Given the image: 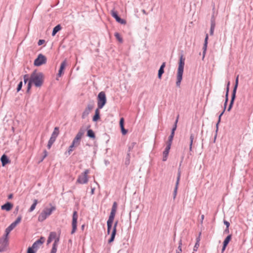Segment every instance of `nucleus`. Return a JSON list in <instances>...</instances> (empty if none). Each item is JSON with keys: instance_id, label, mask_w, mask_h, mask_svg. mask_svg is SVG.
<instances>
[{"instance_id": "f257e3e1", "label": "nucleus", "mask_w": 253, "mask_h": 253, "mask_svg": "<svg viewBox=\"0 0 253 253\" xmlns=\"http://www.w3.org/2000/svg\"><path fill=\"white\" fill-rule=\"evenodd\" d=\"M30 79L35 86L39 87H41L43 83L44 75L42 73H37L36 70H35L31 74Z\"/></svg>"}, {"instance_id": "f03ea898", "label": "nucleus", "mask_w": 253, "mask_h": 253, "mask_svg": "<svg viewBox=\"0 0 253 253\" xmlns=\"http://www.w3.org/2000/svg\"><path fill=\"white\" fill-rule=\"evenodd\" d=\"M185 58L183 57V55L181 54L178 62V67L177 73V79L176 84L177 86H179L182 80V76L184 70V66L185 64Z\"/></svg>"}, {"instance_id": "7ed1b4c3", "label": "nucleus", "mask_w": 253, "mask_h": 253, "mask_svg": "<svg viewBox=\"0 0 253 253\" xmlns=\"http://www.w3.org/2000/svg\"><path fill=\"white\" fill-rule=\"evenodd\" d=\"M107 101L105 93L101 91L97 96V106L99 109H102L106 104Z\"/></svg>"}, {"instance_id": "20e7f679", "label": "nucleus", "mask_w": 253, "mask_h": 253, "mask_svg": "<svg viewBox=\"0 0 253 253\" xmlns=\"http://www.w3.org/2000/svg\"><path fill=\"white\" fill-rule=\"evenodd\" d=\"M89 169H85L84 172L82 173L79 176L77 180V183L84 184L87 183L88 178L87 174L89 173Z\"/></svg>"}, {"instance_id": "39448f33", "label": "nucleus", "mask_w": 253, "mask_h": 253, "mask_svg": "<svg viewBox=\"0 0 253 253\" xmlns=\"http://www.w3.org/2000/svg\"><path fill=\"white\" fill-rule=\"evenodd\" d=\"M85 132V129L83 128H81L79 131V132L76 134L75 137L74 138L72 144L73 145H74L76 147L79 145L80 144L81 139L84 134Z\"/></svg>"}, {"instance_id": "423d86ee", "label": "nucleus", "mask_w": 253, "mask_h": 253, "mask_svg": "<svg viewBox=\"0 0 253 253\" xmlns=\"http://www.w3.org/2000/svg\"><path fill=\"white\" fill-rule=\"evenodd\" d=\"M94 101L93 100H91L89 102L82 114V118L83 119H84L89 115L90 111L94 108Z\"/></svg>"}, {"instance_id": "0eeeda50", "label": "nucleus", "mask_w": 253, "mask_h": 253, "mask_svg": "<svg viewBox=\"0 0 253 253\" xmlns=\"http://www.w3.org/2000/svg\"><path fill=\"white\" fill-rule=\"evenodd\" d=\"M46 57L42 54H39L34 61V65L35 66H40L46 63Z\"/></svg>"}, {"instance_id": "6e6552de", "label": "nucleus", "mask_w": 253, "mask_h": 253, "mask_svg": "<svg viewBox=\"0 0 253 253\" xmlns=\"http://www.w3.org/2000/svg\"><path fill=\"white\" fill-rule=\"evenodd\" d=\"M22 219L21 216H19L15 221L12 222L9 226H8L5 230V236H8L9 233L16 226V225L21 221Z\"/></svg>"}, {"instance_id": "1a4fd4ad", "label": "nucleus", "mask_w": 253, "mask_h": 253, "mask_svg": "<svg viewBox=\"0 0 253 253\" xmlns=\"http://www.w3.org/2000/svg\"><path fill=\"white\" fill-rule=\"evenodd\" d=\"M116 211H111L109 218L107 221V233L109 234L112 227V224L115 218Z\"/></svg>"}, {"instance_id": "9d476101", "label": "nucleus", "mask_w": 253, "mask_h": 253, "mask_svg": "<svg viewBox=\"0 0 253 253\" xmlns=\"http://www.w3.org/2000/svg\"><path fill=\"white\" fill-rule=\"evenodd\" d=\"M78 218V214L77 211H74L72 216V229L71 232V234L75 233L77 228V220Z\"/></svg>"}, {"instance_id": "9b49d317", "label": "nucleus", "mask_w": 253, "mask_h": 253, "mask_svg": "<svg viewBox=\"0 0 253 253\" xmlns=\"http://www.w3.org/2000/svg\"><path fill=\"white\" fill-rule=\"evenodd\" d=\"M8 236H5V234L0 238V252H4L8 246Z\"/></svg>"}, {"instance_id": "f8f14e48", "label": "nucleus", "mask_w": 253, "mask_h": 253, "mask_svg": "<svg viewBox=\"0 0 253 253\" xmlns=\"http://www.w3.org/2000/svg\"><path fill=\"white\" fill-rule=\"evenodd\" d=\"M112 16L115 19L116 21L121 24H126V21L125 19H122L118 15L117 11L115 10H112L111 12Z\"/></svg>"}, {"instance_id": "ddd939ff", "label": "nucleus", "mask_w": 253, "mask_h": 253, "mask_svg": "<svg viewBox=\"0 0 253 253\" xmlns=\"http://www.w3.org/2000/svg\"><path fill=\"white\" fill-rule=\"evenodd\" d=\"M45 241V238L41 237V238L35 242L32 246V248L34 249L36 251L39 249L40 246L42 245Z\"/></svg>"}, {"instance_id": "4468645a", "label": "nucleus", "mask_w": 253, "mask_h": 253, "mask_svg": "<svg viewBox=\"0 0 253 253\" xmlns=\"http://www.w3.org/2000/svg\"><path fill=\"white\" fill-rule=\"evenodd\" d=\"M180 175H181V171H180V169H179L178 171L175 186L174 189L173 193V199H175V197H176V196L177 194L178 186L179 182L180 179Z\"/></svg>"}, {"instance_id": "2eb2a0df", "label": "nucleus", "mask_w": 253, "mask_h": 253, "mask_svg": "<svg viewBox=\"0 0 253 253\" xmlns=\"http://www.w3.org/2000/svg\"><path fill=\"white\" fill-rule=\"evenodd\" d=\"M215 27V19L214 16V14H212L211 19V28L210 34L211 36H212L213 35L214 28Z\"/></svg>"}, {"instance_id": "dca6fc26", "label": "nucleus", "mask_w": 253, "mask_h": 253, "mask_svg": "<svg viewBox=\"0 0 253 253\" xmlns=\"http://www.w3.org/2000/svg\"><path fill=\"white\" fill-rule=\"evenodd\" d=\"M208 39H209V36H208V34H207L206 35V37H205V41H204V45L203 47V57H202L203 60L204 59V58L205 57V55H206V51H207V46H208Z\"/></svg>"}, {"instance_id": "f3484780", "label": "nucleus", "mask_w": 253, "mask_h": 253, "mask_svg": "<svg viewBox=\"0 0 253 253\" xmlns=\"http://www.w3.org/2000/svg\"><path fill=\"white\" fill-rule=\"evenodd\" d=\"M13 205L9 202H7L6 203L1 206V209L2 210H5L7 211H10L13 208Z\"/></svg>"}, {"instance_id": "a211bd4d", "label": "nucleus", "mask_w": 253, "mask_h": 253, "mask_svg": "<svg viewBox=\"0 0 253 253\" xmlns=\"http://www.w3.org/2000/svg\"><path fill=\"white\" fill-rule=\"evenodd\" d=\"M0 161L3 167L10 163V161L9 160L8 157L5 154H3L1 156L0 158Z\"/></svg>"}, {"instance_id": "6ab92c4d", "label": "nucleus", "mask_w": 253, "mask_h": 253, "mask_svg": "<svg viewBox=\"0 0 253 253\" xmlns=\"http://www.w3.org/2000/svg\"><path fill=\"white\" fill-rule=\"evenodd\" d=\"M66 64H67V63H66V61L65 60H64L63 62H62V63L60 65V66L59 70L58 71V73L57 74L58 77H60L63 74V73H64L63 71H64V70L65 69Z\"/></svg>"}, {"instance_id": "aec40b11", "label": "nucleus", "mask_w": 253, "mask_h": 253, "mask_svg": "<svg viewBox=\"0 0 253 253\" xmlns=\"http://www.w3.org/2000/svg\"><path fill=\"white\" fill-rule=\"evenodd\" d=\"M55 210V207L54 206H52L50 208L44 209L42 211L44 212L48 216L52 213V212Z\"/></svg>"}, {"instance_id": "412c9836", "label": "nucleus", "mask_w": 253, "mask_h": 253, "mask_svg": "<svg viewBox=\"0 0 253 253\" xmlns=\"http://www.w3.org/2000/svg\"><path fill=\"white\" fill-rule=\"evenodd\" d=\"M98 107L95 111V114L93 116L92 121L93 122H97L100 119V111Z\"/></svg>"}, {"instance_id": "4be33fe9", "label": "nucleus", "mask_w": 253, "mask_h": 253, "mask_svg": "<svg viewBox=\"0 0 253 253\" xmlns=\"http://www.w3.org/2000/svg\"><path fill=\"white\" fill-rule=\"evenodd\" d=\"M47 216H48L44 212L42 211L38 216V220L40 222H42L47 218Z\"/></svg>"}, {"instance_id": "5701e85b", "label": "nucleus", "mask_w": 253, "mask_h": 253, "mask_svg": "<svg viewBox=\"0 0 253 253\" xmlns=\"http://www.w3.org/2000/svg\"><path fill=\"white\" fill-rule=\"evenodd\" d=\"M61 28L62 27L60 24H58L54 27L52 30V36H54L56 33L61 29Z\"/></svg>"}, {"instance_id": "b1692460", "label": "nucleus", "mask_w": 253, "mask_h": 253, "mask_svg": "<svg viewBox=\"0 0 253 253\" xmlns=\"http://www.w3.org/2000/svg\"><path fill=\"white\" fill-rule=\"evenodd\" d=\"M87 136L93 139L95 138V134L94 131L91 129H88L87 130Z\"/></svg>"}, {"instance_id": "393cba45", "label": "nucleus", "mask_w": 253, "mask_h": 253, "mask_svg": "<svg viewBox=\"0 0 253 253\" xmlns=\"http://www.w3.org/2000/svg\"><path fill=\"white\" fill-rule=\"evenodd\" d=\"M38 203V200L35 199L34 200V202H33V204L31 205L30 208L29 209L28 211L32 212V211H33L35 210Z\"/></svg>"}, {"instance_id": "a878e982", "label": "nucleus", "mask_w": 253, "mask_h": 253, "mask_svg": "<svg viewBox=\"0 0 253 253\" xmlns=\"http://www.w3.org/2000/svg\"><path fill=\"white\" fill-rule=\"evenodd\" d=\"M116 235V232L115 231V230H114V231H112V233H111V237L108 240L109 244L111 243L112 242H113L114 241Z\"/></svg>"}, {"instance_id": "bb28decb", "label": "nucleus", "mask_w": 253, "mask_h": 253, "mask_svg": "<svg viewBox=\"0 0 253 253\" xmlns=\"http://www.w3.org/2000/svg\"><path fill=\"white\" fill-rule=\"evenodd\" d=\"M231 238H232V235L230 234V235H228L226 237V238L224 239L223 243V245L227 246L229 242L231 241Z\"/></svg>"}, {"instance_id": "cd10ccee", "label": "nucleus", "mask_w": 253, "mask_h": 253, "mask_svg": "<svg viewBox=\"0 0 253 253\" xmlns=\"http://www.w3.org/2000/svg\"><path fill=\"white\" fill-rule=\"evenodd\" d=\"M194 138V134L191 133L190 134V144H189L190 151H192V145H193Z\"/></svg>"}, {"instance_id": "c85d7f7f", "label": "nucleus", "mask_w": 253, "mask_h": 253, "mask_svg": "<svg viewBox=\"0 0 253 253\" xmlns=\"http://www.w3.org/2000/svg\"><path fill=\"white\" fill-rule=\"evenodd\" d=\"M114 36L120 42H121V43L123 42V38L121 37L120 34L119 33H118V32L115 33Z\"/></svg>"}, {"instance_id": "c756f323", "label": "nucleus", "mask_w": 253, "mask_h": 253, "mask_svg": "<svg viewBox=\"0 0 253 253\" xmlns=\"http://www.w3.org/2000/svg\"><path fill=\"white\" fill-rule=\"evenodd\" d=\"M182 240H180L178 242V247L176 251V253H181L182 252Z\"/></svg>"}, {"instance_id": "7c9ffc66", "label": "nucleus", "mask_w": 253, "mask_h": 253, "mask_svg": "<svg viewBox=\"0 0 253 253\" xmlns=\"http://www.w3.org/2000/svg\"><path fill=\"white\" fill-rule=\"evenodd\" d=\"M236 91H237L236 89H233L230 101L234 102L235 99L236 98Z\"/></svg>"}, {"instance_id": "2f4dec72", "label": "nucleus", "mask_w": 253, "mask_h": 253, "mask_svg": "<svg viewBox=\"0 0 253 253\" xmlns=\"http://www.w3.org/2000/svg\"><path fill=\"white\" fill-rule=\"evenodd\" d=\"M178 117H179V115L177 116V118L174 123V125L173 126V127L171 129V131H173L174 132H175V130L176 129V128H177V124L178 123Z\"/></svg>"}, {"instance_id": "473e14b6", "label": "nucleus", "mask_w": 253, "mask_h": 253, "mask_svg": "<svg viewBox=\"0 0 253 253\" xmlns=\"http://www.w3.org/2000/svg\"><path fill=\"white\" fill-rule=\"evenodd\" d=\"M130 154L129 153H128L127 154V156L126 158V160H125V164L126 166L129 165L130 164Z\"/></svg>"}, {"instance_id": "72a5a7b5", "label": "nucleus", "mask_w": 253, "mask_h": 253, "mask_svg": "<svg viewBox=\"0 0 253 253\" xmlns=\"http://www.w3.org/2000/svg\"><path fill=\"white\" fill-rule=\"evenodd\" d=\"M164 69L163 68H160L158 70V78L159 79H162V75L164 74Z\"/></svg>"}, {"instance_id": "f704fd0d", "label": "nucleus", "mask_w": 253, "mask_h": 253, "mask_svg": "<svg viewBox=\"0 0 253 253\" xmlns=\"http://www.w3.org/2000/svg\"><path fill=\"white\" fill-rule=\"evenodd\" d=\"M174 135V132L173 131H171V133L169 137V139L167 142L172 143Z\"/></svg>"}, {"instance_id": "c9c22d12", "label": "nucleus", "mask_w": 253, "mask_h": 253, "mask_svg": "<svg viewBox=\"0 0 253 253\" xmlns=\"http://www.w3.org/2000/svg\"><path fill=\"white\" fill-rule=\"evenodd\" d=\"M33 84V83L32 82V81L30 80V79H29V82L28 83V85H27V93H29L31 88V87H32V84Z\"/></svg>"}, {"instance_id": "e433bc0d", "label": "nucleus", "mask_w": 253, "mask_h": 253, "mask_svg": "<svg viewBox=\"0 0 253 253\" xmlns=\"http://www.w3.org/2000/svg\"><path fill=\"white\" fill-rule=\"evenodd\" d=\"M56 236L57 234L55 232H51L49 234L48 237L53 240V239H55Z\"/></svg>"}, {"instance_id": "4c0bfd02", "label": "nucleus", "mask_w": 253, "mask_h": 253, "mask_svg": "<svg viewBox=\"0 0 253 253\" xmlns=\"http://www.w3.org/2000/svg\"><path fill=\"white\" fill-rule=\"evenodd\" d=\"M43 153V155H42V159H41L40 161L39 162V163L42 162L43 160H44V159L45 158L47 157V156L48 155V152H47V151L46 150H44Z\"/></svg>"}, {"instance_id": "58836bf2", "label": "nucleus", "mask_w": 253, "mask_h": 253, "mask_svg": "<svg viewBox=\"0 0 253 253\" xmlns=\"http://www.w3.org/2000/svg\"><path fill=\"white\" fill-rule=\"evenodd\" d=\"M57 246L55 245H52V247L50 253H56L57 252Z\"/></svg>"}, {"instance_id": "ea45409f", "label": "nucleus", "mask_w": 253, "mask_h": 253, "mask_svg": "<svg viewBox=\"0 0 253 253\" xmlns=\"http://www.w3.org/2000/svg\"><path fill=\"white\" fill-rule=\"evenodd\" d=\"M117 208V203L116 202H114L113 204V206L111 209V211H114L116 212Z\"/></svg>"}, {"instance_id": "a19ab883", "label": "nucleus", "mask_w": 253, "mask_h": 253, "mask_svg": "<svg viewBox=\"0 0 253 253\" xmlns=\"http://www.w3.org/2000/svg\"><path fill=\"white\" fill-rule=\"evenodd\" d=\"M239 75H238L236 78L235 83L233 87V89H237L238 85V82H239Z\"/></svg>"}, {"instance_id": "79ce46f5", "label": "nucleus", "mask_w": 253, "mask_h": 253, "mask_svg": "<svg viewBox=\"0 0 253 253\" xmlns=\"http://www.w3.org/2000/svg\"><path fill=\"white\" fill-rule=\"evenodd\" d=\"M22 85H23V83H22V81H21L17 85V88H16L17 92H19V91H20L21 90L22 87Z\"/></svg>"}, {"instance_id": "37998d69", "label": "nucleus", "mask_w": 253, "mask_h": 253, "mask_svg": "<svg viewBox=\"0 0 253 253\" xmlns=\"http://www.w3.org/2000/svg\"><path fill=\"white\" fill-rule=\"evenodd\" d=\"M23 79H24V84H26L27 82H29V75L28 74H26L23 77Z\"/></svg>"}, {"instance_id": "c03bdc74", "label": "nucleus", "mask_w": 253, "mask_h": 253, "mask_svg": "<svg viewBox=\"0 0 253 253\" xmlns=\"http://www.w3.org/2000/svg\"><path fill=\"white\" fill-rule=\"evenodd\" d=\"M36 251L34 250V249L32 248L31 247H30L28 248L27 251V253H36Z\"/></svg>"}, {"instance_id": "a18cd8bd", "label": "nucleus", "mask_w": 253, "mask_h": 253, "mask_svg": "<svg viewBox=\"0 0 253 253\" xmlns=\"http://www.w3.org/2000/svg\"><path fill=\"white\" fill-rule=\"evenodd\" d=\"M171 144L172 143H171L167 142V146H166L165 150L167 151H168V152H169V150L170 149V147L171 146Z\"/></svg>"}, {"instance_id": "49530a36", "label": "nucleus", "mask_w": 253, "mask_h": 253, "mask_svg": "<svg viewBox=\"0 0 253 253\" xmlns=\"http://www.w3.org/2000/svg\"><path fill=\"white\" fill-rule=\"evenodd\" d=\"M124 119L123 118H121L120 120L119 124L121 128L124 127Z\"/></svg>"}, {"instance_id": "de8ad7c7", "label": "nucleus", "mask_w": 253, "mask_h": 253, "mask_svg": "<svg viewBox=\"0 0 253 253\" xmlns=\"http://www.w3.org/2000/svg\"><path fill=\"white\" fill-rule=\"evenodd\" d=\"M200 246V244H199V240H197L194 247V251H196L197 250V249H198L199 247Z\"/></svg>"}, {"instance_id": "09e8293b", "label": "nucleus", "mask_w": 253, "mask_h": 253, "mask_svg": "<svg viewBox=\"0 0 253 253\" xmlns=\"http://www.w3.org/2000/svg\"><path fill=\"white\" fill-rule=\"evenodd\" d=\"M234 102L233 101H230L229 105L228 106L227 111L229 112L231 110L232 108L233 107V105L234 104Z\"/></svg>"}, {"instance_id": "8fccbe9b", "label": "nucleus", "mask_w": 253, "mask_h": 253, "mask_svg": "<svg viewBox=\"0 0 253 253\" xmlns=\"http://www.w3.org/2000/svg\"><path fill=\"white\" fill-rule=\"evenodd\" d=\"M225 102H224V109L223 110H225L226 108V107H227V103H228V97H225Z\"/></svg>"}, {"instance_id": "3c124183", "label": "nucleus", "mask_w": 253, "mask_h": 253, "mask_svg": "<svg viewBox=\"0 0 253 253\" xmlns=\"http://www.w3.org/2000/svg\"><path fill=\"white\" fill-rule=\"evenodd\" d=\"M136 144V143L135 142H132L131 144H130L129 145V146H128V152H129L131 149H132L133 147L134 146V145Z\"/></svg>"}, {"instance_id": "603ef678", "label": "nucleus", "mask_w": 253, "mask_h": 253, "mask_svg": "<svg viewBox=\"0 0 253 253\" xmlns=\"http://www.w3.org/2000/svg\"><path fill=\"white\" fill-rule=\"evenodd\" d=\"M76 147L74 145H73V144L69 146L68 152L69 154H70L71 152L73 151V147Z\"/></svg>"}, {"instance_id": "864d4df0", "label": "nucleus", "mask_w": 253, "mask_h": 253, "mask_svg": "<svg viewBox=\"0 0 253 253\" xmlns=\"http://www.w3.org/2000/svg\"><path fill=\"white\" fill-rule=\"evenodd\" d=\"M56 139V138H55L54 137L51 136L49 140H48V142H50V143H52L53 144V143L55 141Z\"/></svg>"}, {"instance_id": "5fc2aeb1", "label": "nucleus", "mask_w": 253, "mask_h": 253, "mask_svg": "<svg viewBox=\"0 0 253 253\" xmlns=\"http://www.w3.org/2000/svg\"><path fill=\"white\" fill-rule=\"evenodd\" d=\"M121 132H122L123 135H125L127 133V130L125 129V127H122V128H121Z\"/></svg>"}, {"instance_id": "6e6d98bb", "label": "nucleus", "mask_w": 253, "mask_h": 253, "mask_svg": "<svg viewBox=\"0 0 253 253\" xmlns=\"http://www.w3.org/2000/svg\"><path fill=\"white\" fill-rule=\"evenodd\" d=\"M54 242L53 244V245H58V243L59 241V237H56L55 239H54Z\"/></svg>"}, {"instance_id": "4d7b16f0", "label": "nucleus", "mask_w": 253, "mask_h": 253, "mask_svg": "<svg viewBox=\"0 0 253 253\" xmlns=\"http://www.w3.org/2000/svg\"><path fill=\"white\" fill-rule=\"evenodd\" d=\"M45 42V40H40L38 42V45H41Z\"/></svg>"}, {"instance_id": "13d9d810", "label": "nucleus", "mask_w": 253, "mask_h": 253, "mask_svg": "<svg viewBox=\"0 0 253 253\" xmlns=\"http://www.w3.org/2000/svg\"><path fill=\"white\" fill-rule=\"evenodd\" d=\"M118 223V221H116L115 222V223L114 224L112 231H114L115 230V231L117 232V226Z\"/></svg>"}, {"instance_id": "bf43d9fd", "label": "nucleus", "mask_w": 253, "mask_h": 253, "mask_svg": "<svg viewBox=\"0 0 253 253\" xmlns=\"http://www.w3.org/2000/svg\"><path fill=\"white\" fill-rule=\"evenodd\" d=\"M224 110H223V111L220 113V114L218 116V123H220V121H221V116L223 115V114H224Z\"/></svg>"}, {"instance_id": "052dcab7", "label": "nucleus", "mask_w": 253, "mask_h": 253, "mask_svg": "<svg viewBox=\"0 0 253 253\" xmlns=\"http://www.w3.org/2000/svg\"><path fill=\"white\" fill-rule=\"evenodd\" d=\"M59 134L57 132H53L52 133L51 136L52 137H54L55 138H57Z\"/></svg>"}, {"instance_id": "680f3d73", "label": "nucleus", "mask_w": 253, "mask_h": 253, "mask_svg": "<svg viewBox=\"0 0 253 253\" xmlns=\"http://www.w3.org/2000/svg\"><path fill=\"white\" fill-rule=\"evenodd\" d=\"M229 91V88H228V87H226V93H225V97H228Z\"/></svg>"}, {"instance_id": "e2e57ef3", "label": "nucleus", "mask_w": 253, "mask_h": 253, "mask_svg": "<svg viewBox=\"0 0 253 253\" xmlns=\"http://www.w3.org/2000/svg\"><path fill=\"white\" fill-rule=\"evenodd\" d=\"M223 222H224V224L226 225V227H229L230 223L228 221L224 220Z\"/></svg>"}, {"instance_id": "0e129e2a", "label": "nucleus", "mask_w": 253, "mask_h": 253, "mask_svg": "<svg viewBox=\"0 0 253 253\" xmlns=\"http://www.w3.org/2000/svg\"><path fill=\"white\" fill-rule=\"evenodd\" d=\"M53 132H57L58 134H59V127L57 126L54 127Z\"/></svg>"}, {"instance_id": "69168bd1", "label": "nucleus", "mask_w": 253, "mask_h": 253, "mask_svg": "<svg viewBox=\"0 0 253 253\" xmlns=\"http://www.w3.org/2000/svg\"><path fill=\"white\" fill-rule=\"evenodd\" d=\"M166 67V62H163L162 65L160 66V68H163L164 69L165 67Z\"/></svg>"}, {"instance_id": "338daca9", "label": "nucleus", "mask_w": 253, "mask_h": 253, "mask_svg": "<svg viewBox=\"0 0 253 253\" xmlns=\"http://www.w3.org/2000/svg\"><path fill=\"white\" fill-rule=\"evenodd\" d=\"M168 155H163V161H166L167 160Z\"/></svg>"}, {"instance_id": "774afa93", "label": "nucleus", "mask_w": 253, "mask_h": 253, "mask_svg": "<svg viewBox=\"0 0 253 253\" xmlns=\"http://www.w3.org/2000/svg\"><path fill=\"white\" fill-rule=\"evenodd\" d=\"M52 145V143H50V142H48V143H47V147L48 149H49L51 146Z\"/></svg>"}]
</instances>
